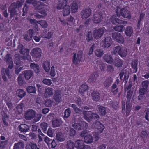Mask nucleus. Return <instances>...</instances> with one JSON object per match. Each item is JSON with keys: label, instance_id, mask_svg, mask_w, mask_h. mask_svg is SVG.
<instances>
[{"label": "nucleus", "instance_id": "nucleus-44", "mask_svg": "<svg viewBox=\"0 0 149 149\" xmlns=\"http://www.w3.org/2000/svg\"><path fill=\"white\" fill-rule=\"evenodd\" d=\"M17 81L20 85H22L24 83L25 81L22 77V74H20L19 75L17 78Z\"/></svg>", "mask_w": 149, "mask_h": 149}, {"label": "nucleus", "instance_id": "nucleus-13", "mask_svg": "<svg viewBox=\"0 0 149 149\" xmlns=\"http://www.w3.org/2000/svg\"><path fill=\"white\" fill-rule=\"evenodd\" d=\"M123 106L122 107V111L123 113H126V115L127 116L129 115V113L131 110V104L128 102L127 103L126 106V112L125 109V102H123L122 103Z\"/></svg>", "mask_w": 149, "mask_h": 149}, {"label": "nucleus", "instance_id": "nucleus-45", "mask_svg": "<svg viewBox=\"0 0 149 149\" xmlns=\"http://www.w3.org/2000/svg\"><path fill=\"white\" fill-rule=\"evenodd\" d=\"M95 54L98 57H101L103 54L104 52L102 50L100 49H97L95 51Z\"/></svg>", "mask_w": 149, "mask_h": 149}, {"label": "nucleus", "instance_id": "nucleus-43", "mask_svg": "<svg viewBox=\"0 0 149 149\" xmlns=\"http://www.w3.org/2000/svg\"><path fill=\"white\" fill-rule=\"evenodd\" d=\"M98 109L99 112L101 116H103L105 115L106 111L104 107L102 106H98Z\"/></svg>", "mask_w": 149, "mask_h": 149}, {"label": "nucleus", "instance_id": "nucleus-40", "mask_svg": "<svg viewBox=\"0 0 149 149\" xmlns=\"http://www.w3.org/2000/svg\"><path fill=\"white\" fill-rule=\"evenodd\" d=\"M17 94L19 97L21 98H22L25 95L26 93L22 89H19L17 91Z\"/></svg>", "mask_w": 149, "mask_h": 149}, {"label": "nucleus", "instance_id": "nucleus-27", "mask_svg": "<svg viewBox=\"0 0 149 149\" xmlns=\"http://www.w3.org/2000/svg\"><path fill=\"white\" fill-rule=\"evenodd\" d=\"M19 130L22 132H26L29 129V127L27 125L22 124L19 126Z\"/></svg>", "mask_w": 149, "mask_h": 149}, {"label": "nucleus", "instance_id": "nucleus-4", "mask_svg": "<svg viewBox=\"0 0 149 149\" xmlns=\"http://www.w3.org/2000/svg\"><path fill=\"white\" fill-rule=\"evenodd\" d=\"M113 54H118L123 57L125 56L127 54L126 49L125 48L121 47L118 46L113 48Z\"/></svg>", "mask_w": 149, "mask_h": 149}, {"label": "nucleus", "instance_id": "nucleus-63", "mask_svg": "<svg viewBox=\"0 0 149 149\" xmlns=\"http://www.w3.org/2000/svg\"><path fill=\"white\" fill-rule=\"evenodd\" d=\"M97 44H94L92 46L90 49L89 50V54L91 55L92 54L93 49L97 47Z\"/></svg>", "mask_w": 149, "mask_h": 149}, {"label": "nucleus", "instance_id": "nucleus-5", "mask_svg": "<svg viewBox=\"0 0 149 149\" xmlns=\"http://www.w3.org/2000/svg\"><path fill=\"white\" fill-rule=\"evenodd\" d=\"M42 51L39 48L36 47L33 49L31 52V55L33 57L36 59L39 60L41 56Z\"/></svg>", "mask_w": 149, "mask_h": 149}, {"label": "nucleus", "instance_id": "nucleus-54", "mask_svg": "<svg viewBox=\"0 0 149 149\" xmlns=\"http://www.w3.org/2000/svg\"><path fill=\"white\" fill-rule=\"evenodd\" d=\"M8 140H6L4 141H1L0 143V149H4V148L7 145Z\"/></svg>", "mask_w": 149, "mask_h": 149}, {"label": "nucleus", "instance_id": "nucleus-34", "mask_svg": "<svg viewBox=\"0 0 149 149\" xmlns=\"http://www.w3.org/2000/svg\"><path fill=\"white\" fill-rule=\"evenodd\" d=\"M63 9V16H67L70 14V8L69 6H66Z\"/></svg>", "mask_w": 149, "mask_h": 149}, {"label": "nucleus", "instance_id": "nucleus-24", "mask_svg": "<svg viewBox=\"0 0 149 149\" xmlns=\"http://www.w3.org/2000/svg\"><path fill=\"white\" fill-rule=\"evenodd\" d=\"M104 60V61L109 64L113 63V60L112 56L108 54H105L103 56Z\"/></svg>", "mask_w": 149, "mask_h": 149}, {"label": "nucleus", "instance_id": "nucleus-10", "mask_svg": "<svg viewBox=\"0 0 149 149\" xmlns=\"http://www.w3.org/2000/svg\"><path fill=\"white\" fill-rule=\"evenodd\" d=\"M75 146L78 149H90V147L87 145H84V142L83 140H78L75 142Z\"/></svg>", "mask_w": 149, "mask_h": 149}, {"label": "nucleus", "instance_id": "nucleus-36", "mask_svg": "<svg viewBox=\"0 0 149 149\" xmlns=\"http://www.w3.org/2000/svg\"><path fill=\"white\" fill-rule=\"evenodd\" d=\"M131 86H129L127 88L125 89V91H128L127 92V98L128 100H130L131 99V97L132 95V92L131 90Z\"/></svg>", "mask_w": 149, "mask_h": 149}, {"label": "nucleus", "instance_id": "nucleus-8", "mask_svg": "<svg viewBox=\"0 0 149 149\" xmlns=\"http://www.w3.org/2000/svg\"><path fill=\"white\" fill-rule=\"evenodd\" d=\"M112 36L113 40L117 42L123 43L124 42V38L121 34L118 32L112 33Z\"/></svg>", "mask_w": 149, "mask_h": 149}, {"label": "nucleus", "instance_id": "nucleus-21", "mask_svg": "<svg viewBox=\"0 0 149 149\" xmlns=\"http://www.w3.org/2000/svg\"><path fill=\"white\" fill-rule=\"evenodd\" d=\"M113 82V78L111 77H109L106 79L103 83L104 87L106 89L108 88Z\"/></svg>", "mask_w": 149, "mask_h": 149}, {"label": "nucleus", "instance_id": "nucleus-62", "mask_svg": "<svg viewBox=\"0 0 149 149\" xmlns=\"http://www.w3.org/2000/svg\"><path fill=\"white\" fill-rule=\"evenodd\" d=\"M76 134V131L74 129L71 128L69 132V135L71 136H74Z\"/></svg>", "mask_w": 149, "mask_h": 149}, {"label": "nucleus", "instance_id": "nucleus-16", "mask_svg": "<svg viewBox=\"0 0 149 149\" xmlns=\"http://www.w3.org/2000/svg\"><path fill=\"white\" fill-rule=\"evenodd\" d=\"M61 91L59 90H56L54 98L57 103H59L62 100Z\"/></svg>", "mask_w": 149, "mask_h": 149}, {"label": "nucleus", "instance_id": "nucleus-25", "mask_svg": "<svg viewBox=\"0 0 149 149\" xmlns=\"http://www.w3.org/2000/svg\"><path fill=\"white\" fill-rule=\"evenodd\" d=\"M56 140L58 142H62L65 140V137L63 134L61 132H58L56 134Z\"/></svg>", "mask_w": 149, "mask_h": 149}, {"label": "nucleus", "instance_id": "nucleus-28", "mask_svg": "<svg viewBox=\"0 0 149 149\" xmlns=\"http://www.w3.org/2000/svg\"><path fill=\"white\" fill-rule=\"evenodd\" d=\"M71 11L73 13L77 12L78 8V4L76 1H74L70 4Z\"/></svg>", "mask_w": 149, "mask_h": 149}, {"label": "nucleus", "instance_id": "nucleus-37", "mask_svg": "<svg viewBox=\"0 0 149 149\" xmlns=\"http://www.w3.org/2000/svg\"><path fill=\"white\" fill-rule=\"evenodd\" d=\"M50 63L48 61H45L43 64L44 69L47 72H48L50 70Z\"/></svg>", "mask_w": 149, "mask_h": 149}, {"label": "nucleus", "instance_id": "nucleus-15", "mask_svg": "<svg viewBox=\"0 0 149 149\" xmlns=\"http://www.w3.org/2000/svg\"><path fill=\"white\" fill-rule=\"evenodd\" d=\"M19 52L20 53L23 55V59H25L27 57L29 56V50L25 48L22 46H21L19 48Z\"/></svg>", "mask_w": 149, "mask_h": 149}, {"label": "nucleus", "instance_id": "nucleus-3", "mask_svg": "<svg viewBox=\"0 0 149 149\" xmlns=\"http://www.w3.org/2000/svg\"><path fill=\"white\" fill-rule=\"evenodd\" d=\"M104 14V10L95 12L93 15L92 20L95 23L98 24L100 23L103 18V15Z\"/></svg>", "mask_w": 149, "mask_h": 149}, {"label": "nucleus", "instance_id": "nucleus-38", "mask_svg": "<svg viewBox=\"0 0 149 149\" xmlns=\"http://www.w3.org/2000/svg\"><path fill=\"white\" fill-rule=\"evenodd\" d=\"M30 66L31 68L34 70L36 73H38L40 72V67L38 64L31 63Z\"/></svg>", "mask_w": 149, "mask_h": 149}, {"label": "nucleus", "instance_id": "nucleus-41", "mask_svg": "<svg viewBox=\"0 0 149 149\" xmlns=\"http://www.w3.org/2000/svg\"><path fill=\"white\" fill-rule=\"evenodd\" d=\"M74 143L71 140L67 141L66 146L67 149H74Z\"/></svg>", "mask_w": 149, "mask_h": 149}, {"label": "nucleus", "instance_id": "nucleus-60", "mask_svg": "<svg viewBox=\"0 0 149 149\" xmlns=\"http://www.w3.org/2000/svg\"><path fill=\"white\" fill-rule=\"evenodd\" d=\"M56 74V72L55 71L54 68V66H52L51 68V70L50 73V75L53 77H54Z\"/></svg>", "mask_w": 149, "mask_h": 149}, {"label": "nucleus", "instance_id": "nucleus-51", "mask_svg": "<svg viewBox=\"0 0 149 149\" xmlns=\"http://www.w3.org/2000/svg\"><path fill=\"white\" fill-rule=\"evenodd\" d=\"M74 123H80L81 121V118L79 115L75 116L72 119Z\"/></svg>", "mask_w": 149, "mask_h": 149}, {"label": "nucleus", "instance_id": "nucleus-47", "mask_svg": "<svg viewBox=\"0 0 149 149\" xmlns=\"http://www.w3.org/2000/svg\"><path fill=\"white\" fill-rule=\"evenodd\" d=\"M131 63L132 67L135 70V72H136L137 69V61L136 60H133L132 61Z\"/></svg>", "mask_w": 149, "mask_h": 149}, {"label": "nucleus", "instance_id": "nucleus-2", "mask_svg": "<svg viewBox=\"0 0 149 149\" xmlns=\"http://www.w3.org/2000/svg\"><path fill=\"white\" fill-rule=\"evenodd\" d=\"M83 114L84 118L88 122H90L92 119H97L99 118L97 114L93 113L91 111H84L83 112Z\"/></svg>", "mask_w": 149, "mask_h": 149}, {"label": "nucleus", "instance_id": "nucleus-57", "mask_svg": "<svg viewBox=\"0 0 149 149\" xmlns=\"http://www.w3.org/2000/svg\"><path fill=\"white\" fill-rule=\"evenodd\" d=\"M147 89L145 88H140L139 89V93L141 95H144L147 93Z\"/></svg>", "mask_w": 149, "mask_h": 149}, {"label": "nucleus", "instance_id": "nucleus-42", "mask_svg": "<svg viewBox=\"0 0 149 149\" xmlns=\"http://www.w3.org/2000/svg\"><path fill=\"white\" fill-rule=\"evenodd\" d=\"M72 126L75 130H80L82 127V126L80 123H73L72 124Z\"/></svg>", "mask_w": 149, "mask_h": 149}, {"label": "nucleus", "instance_id": "nucleus-26", "mask_svg": "<svg viewBox=\"0 0 149 149\" xmlns=\"http://www.w3.org/2000/svg\"><path fill=\"white\" fill-rule=\"evenodd\" d=\"M53 94V89L50 87H48L45 89L44 93L45 97H50Z\"/></svg>", "mask_w": 149, "mask_h": 149}, {"label": "nucleus", "instance_id": "nucleus-48", "mask_svg": "<svg viewBox=\"0 0 149 149\" xmlns=\"http://www.w3.org/2000/svg\"><path fill=\"white\" fill-rule=\"evenodd\" d=\"M29 146L31 147V149H40L36 144L32 143H30L28 145H26L25 147L26 149H28Z\"/></svg>", "mask_w": 149, "mask_h": 149}, {"label": "nucleus", "instance_id": "nucleus-17", "mask_svg": "<svg viewBox=\"0 0 149 149\" xmlns=\"http://www.w3.org/2000/svg\"><path fill=\"white\" fill-rule=\"evenodd\" d=\"M58 1L57 5V8L58 9L61 10L63 8L66 6H68L66 4L68 3V0H58Z\"/></svg>", "mask_w": 149, "mask_h": 149}, {"label": "nucleus", "instance_id": "nucleus-59", "mask_svg": "<svg viewBox=\"0 0 149 149\" xmlns=\"http://www.w3.org/2000/svg\"><path fill=\"white\" fill-rule=\"evenodd\" d=\"M71 112L69 108L66 109L64 112V117L66 118L68 117L70 115Z\"/></svg>", "mask_w": 149, "mask_h": 149}, {"label": "nucleus", "instance_id": "nucleus-31", "mask_svg": "<svg viewBox=\"0 0 149 149\" xmlns=\"http://www.w3.org/2000/svg\"><path fill=\"white\" fill-rule=\"evenodd\" d=\"M24 145L23 142L19 141L17 143L14 144L13 149H23Z\"/></svg>", "mask_w": 149, "mask_h": 149}, {"label": "nucleus", "instance_id": "nucleus-52", "mask_svg": "<svg viewBox=\"0 0 149 149\" xmlns=\"http://www.w3.org/2000/svg\"><path fill=\"white\" fill-rule=\"evenodd\" d=\"M123 64L122 61L119 59H116V61L115 62V66L116 67H119L122 66Z\"/></svg>", "mask_w": 149, "mask_h": 149}, {"label": "nucleus", "instance_id": "nucleus-46", "mask_svg": "<svg viewBox=\"0 0 149 149\" xmlns=\"http://www.w3.org/2000/svg\"><path fill=\"white\" fill-rule=\"evenodd\" d=\"M26 90L29 93H36V88L34 86H30L26 88Z\"/></svg>", "mask_w": 149, "mask_h": 149}, {"label": "nucleus", "instance_id": "nucleus-33", "mask_svg": "<svg viewBox=\"0 0 149 149\" xmlns=\"http://www.w3.org/2000/svg\"><path fill=\"white\" fill-rule=\"evenodd\" d=\"M125 32L127 36L130 37L133 33V29L131 26H128L126 28Z\"/></svg>", "mask_w": 149, "mask_h": 149}, {"label": "nucleus", "instance_id": "nucleus-9", "mask_svg": "<svg viewBox=\"0 0 149 149\" xmlns=\"http://www.w3.org/2000/svg\"><path fill=\"white\" fill-rule=\"evenodd\" d=\"M92 10L89 8L83 9L81 11V15L83 19H85L88 18L91 15Z\"/></svg>", "mask_w": 149, "mask_h": 149}, {"label": "nucleus", "instance_id": "nucleus-29", "mask_svg": "<svg viewBox=\"0 0 149 149\" xmlns=\"http://www.w3.org/2000/svg\"><path fill=\"white\" fill-rule=\"evenodd\" d=\"M98 74L97 72H94L91 74L88 81L90 83L94 82L98 77Z\"/></svg>", "mask_w": 149, "mask_h": 149}, {"label": "nucleus", "instance_id": "nucleus-55", "mask_svg": "<svg viewBox=\"0 0 149 149\" xmlns=\"http://www.w3.org/2000/svg\"><path fill=\"white\" fill-rule=\"evenodd\" d=\"M39 24L42 26V28H47L48 26V24L45 21H39Z\"/></svg>", "mask_w": 149, "mask_h": 149}, {"label": "nucleus", "instance_id": "nucleus-35", "mask_svg": "<svg viewBox=\"0 0 149 149\" xmlns=\"http://www.w3.org/2000/svg\"><path fill=\"white\" fill-rule=\"evenodd\" d=\"M62 124V121L60 119H55L52 121V125L53 127H57Z\"/></svg>", "mask_w": 149, "mask_h": 149}, {"label": "nucleus", "instance_id": "nucleus-61", "mask_svg": "<svg viewBox=\"0 0 149 149\" xmlns=\"http://www.w3.org/2000/svg\"><path fill=\"white\" fill-rule=\"evenodd\" d=\"M12 68H8H8L5 70V73L6 75L8 76L9 78H10L11 77V75L10 74V69H11Z\"/></svg>", "mask_w": 149, "mask_h": 149}, {"label": "nucleus", "instance_id": "nucleus-58", "mask_svg": "<svg viewBox=\"0 0 149 149\" xmlns=\"http://www.w3.org/2000/svg\"><path fill=\"white\" fill-rule=\"evenodd\" d=\"M149 85V81L148 80H146L143 81L141 83V85L142 87L146 88Z\"/></svg>", "mask_w": 149, "mask_h": 149}, {"label": "nucleus", "instance_id": "nucleus-19", "mask_svg": "<svg viewBox=\"0 0 149 149\" xmlns=\"http://www.w3.org/2000/svg\"><path fill=\"white\" fill-rule=\"evenodd\" d=\"M112 43V39L110 37H107L102 41V43L104 47H108Z\"/></svg>", "mask_w": 149, "mask_h": 149}, {"label": "nucleus", "instance_id": "nucleus-39", "mask_svg": "<svg viewBox=\"0 0 149 149\" xmlns=\"http://www.w3.org/2000/svg\"><path fill=\"white\" fill-rule=\"evenodd\" d=\"M84 140L85 142L87 143H91L93 141L92 136L89 134L86 136L84 137Z\"/></svg>", "mask_w": 149, "mask_h": 149}, {"label": "nucleus", "instance_id": "nucleus-20", "mask_svg": "<svg viewBox=\"0 0 149 149\" xmlns=\"http://www.w3.org/2000/svg\"><path fill=\"white\" fill-rule=\"evenodd\" d=\"M44 5L43 3L37 1L33 3L34 9L37 10H39L44 8Z\"/></svg>", "mask_w": 149, "mask_h": 149}, {"label": "nucleus", "instance_id": "nucleus-56", "mask_svg": "<svg viewBox=\"0 0 149 149\" xmlns=\"http://www.w3.org/2000/svg\"><path fill=\"white\" fill-rule=\"evenodd\" d=\"M40 126L41 128L42 129L44 132L45 131H46L47 127V123L45 122L42 123L40 124Z\"/></svg>", "mask_w": 149, "mask_h": 149}, {"label": "nucleus", "instance_id": "nucleus-18", "mask_svg": "<svg viewBox=\"0 0 149 149\" xmlns=\"http://www.w3.org/2000/svg\"><path fill=\"white\" fill-rule=\"evenodd\" d=\"M111 22L114 24H116V23H118V24H124L125 23H127L126 22L120 20L117 18L116 16L115 15H113L111 17Z\"/></svg>", "mask_w": 149, "mask_h": 149}, {"label": "nucleus", "instance_id": "nucleus-64", "mask_svg": "<svg viewBox=\"0 0 149 149\" xmlns=\"http://www.w3.org/2000/svg\"><path fill=\"white\" fill-rule=\"evenodd\" d=\"M53 104V102L50 100H48L45 103V105L47 107H51Z\"/></svg>", "mask_w": 149, "mask_h": 149}, {"label": "nucleus", "instance_id": "nucleus-11", "mask_svg": "<svg viewBox=\"0 0 149 149\" xmlns=\"http://www.w3.org/2000/svg\"><path fill=\"white\" fill-rule=\"evenodd\" d=\"M82 57V52L81 51H79L77 55L76 53H74L73 57V63L77 64L79 63L81 60Z\"/></svg>", "mask_w": 149, "mask_h": 149}, {"label": "nucleus", "instance_id": "nucleus-30", "mask_svg": "<svg viewBox=\"0 0 149 149\" xmlns=\"http://www.w3.org/2000/svg\"><path fill=\"white\" fill-rule=\"evenodd\" d=\"M88 86L86 84H82L79 88V91L81 94L83 95L84 93L88 89Z\"/></svg>", "mask_w": 149, "mask_h": 149}, {"label": "nucleus", "instance_id": "nucleus-7", "mask_svg": "<svg viewBox=\"0 0 149 149\" xmlns=\"http://www.w3.org/2000/svg\"><path fill=\"white\" fill-rule=\"evenodd\" d=\"M105 30L104 27L95 29L93 32L94 38L96 39L99 38L103 35Z\"/></svg>", "mask_w": 149, "mask_h": 149}, {"label": "nucleus", "instance_id": "nucleus-6", "mask_svg": "<svg viewBox=\"0 0 149 149\" xmlns=\"http://www.w3.org/2000/svg\"><path fill=\"white\" fill-rule=\"evenodd\" d=\"M117 8L118 9L116 10V13L118 17L121 15L124 18L130 17V15L129 11L125 8H123L120 9V13H119L118 7H117Z\"/></svg>", "mask_w": 149, "mask_h": 149}, {"label": "nucleus", "instance_id": "nucleus-12", "mask_svg": "<svg viewBox=\"0 0 149 149\" xmlns=\"http://www.w3.org/2000/svg\"><path fill=\"white\" fill-rule=\"evenodd\" d=\"M93 127L97 129V130H96L97 132L100 133H102L104 129V126L99 121H97L94 123Z\"/></svg>", "mask_w": 149, "mask_h": 149}, {"label": "nucleus", "instance_id": "nucleus-50", "mask_svg": "<svg viewBox=\"0 0 149 149\" xmlns=\"http://www.w3.org/2000/svg\"><path fill=\"white\" fill-rule=\"evenodd\" d=\"M74 20V18L73 17L70 16L66 19L67 24V25L71 26L73 24V22Z\"/></svg>", "mask_w": 149, "mask_h": 149}, {"label": "nucleus", "instance_id": "nucleus-23", "mask_svg": "<svg viewBox=\"0 0 149 149\" xmlns=\"http://www.w3.org/2000/svg\"><path fill=\"white\" fill-rule=\"evenodd\" d=\"M6 62L9 64L8 68H12L13 66V63L11 57L9 54L6 55L5 57Z\"/></svg>", "mask_w": 149, "mask_h": 149}, {"label": "nucleus", "instance_id": "nucleus-49", "mask_svg": "<svg viewBox=\"0 0 149 149\" xmlns=\"http://www.w3.org/2000/svg\"><path fill=\"white\" fill-rule=\"evenodd\" d=\"M113 29L115 31L119 32H122L124 29V26L123 25L115 26Z\"/></svg>", "mask_w": 149, "mask_h": 149}, {"label": "nucleus", "instance_id": "nucleus-22", "mask_svg": "<svg viewBox=\"0 0 149 149\" xmlns=\"http://www.w3.org/2000/svg\"><path fill=\"white\" fill-rule=\"evenodd\" d=\"M24 76L27 80L30 79L33 75V72L30 70H26L22 72Z\"/></svg>", "mask_w": 149, "mask_h": 149}, {"label": "nucleus", "instance_id": "nucleus-53", "mask_svg": "<svg viewBox=\"0 0 149 149\" xmlns=\"http://www.w3.org/2000/svg\"><path fill=\"white\" fill-rule=\"evenodd\" d=\"M42 82L45 85L48 86H50L52 83L50 79H45Z\"/></svg>", "mask_w": 149, "mask_h": 149}, {"label": "nucleus", "instance_id": "nucleus-32", "mask_svg": "<svg viewBox=\"0 0 149 149\" xmlns=\"http://www.w3.org/2000/svg\"><path fill=\"white\" fill-rule=\"evenodd\" d=\"M92 96L93 100L94 101H98L100 99V94L96 91H93L92 93Z\"/></svg>", "mask_w": 149, "mask_h": 149}, {"label": "nucleus", "instance_id": "nucleus-1", "mask_svg": "<svg viewBox=\"0 0 149 149\" xmlns=\"http://www.w3.org/2000/svg\"><path fill=\"white\" fill-rule=\"evenodd\" d=\"M24 1L23 0L12 3L9 7L8 11L10 13L11 17L15 16L17 15L19 13V8L23 4Z\"/></svg>", "mask_w": 149, "mask_h": 149}, {"label": "nucleus", "instance_id": "nucleus-14", "mask_svg": "<svg viewBox=\"0 0 149 149\" xmlns=\"http://www.w3.org/2000/svg\"><path fill=\"white\" fill-rule=\"evenodd\" d=\"M36 113L32 109H29L27 110L25 113V118L27 120H31L35 116Z\"/></svg>", "mask_w": 149, "mask_h": 149}]
</instances>
